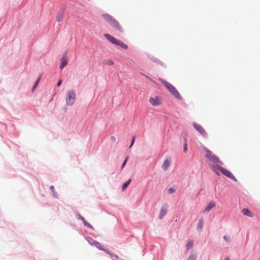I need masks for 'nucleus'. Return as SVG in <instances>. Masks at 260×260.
Segmentation results:
<instances>
[{
	"mask_svg": "<svg viewBox=\"0 0 260 260\" xmlns=\"http://www.w3.org/2000/svg\"><path fill=\"white\" fill-rule=\"evenodd\" d=\"M205 157L211 161L213 165L211 166V169L216 174L219 175L218 172H217V168L216 167L222 166L223 163L221 161L219 158L212 153V151L208 149H205Z\"/></svg>",
	"mask_w": 260,
	"mask_h": 260,
	"instance_id": "obj_1",
	"label": "nucleus"
},
{
	"mask_svg": "<svg viewBox=\"0 0 260 260\" xmlns=\"http://www.w3.org/2000/svg\"><path fill=\"white\" fill-rule=\"evenodd\" d=\"M102 17L113 28L120 32L122 31V27L120 24L112 16L108 14H104L102 15Z\"/></svg>",
	"mask_w": 260,
	"mask_h": 260,
	"instance_id": "obj_2",
	"label": "nucleus"
},
{
	"mask_svg": "<svg viewBox=\"0 0 260 260\" xmlns=\"http://www.w3.org/2000/svg\"><path fill=\"white\" fill-rule=\"evenodd\" d=\"M160 81L174 96L179 100L181 99V97L180 94L173 85L163 79H160Z\"/></svg>",
	"mask_w": 260,
	"mask_h": 260,
	"instance_id": "obj_3",
	"label": "nucleus"
},
{
	"mask_svg": "<svg viewBox=\"0 0 260 260\" xmlns=\"http://www.w3.org/2000/svg\"><path fill=\"white\" fill-rule=\"evenodd\" d=\"M104 36L108 41H109L112 44L118 45L123 49H127L128 47L126 44H125L122 41L116 39L111 35L108 34H106L104 35Z\"/></svg>",
	"mask_w": 260,
	"mask_h": 260,
	"instance_id": "obj_4",
	"label": "nucleus"
},
{
	"mask_svg": "<svg viewBox=\"0 0 260 260\" xmlns=\"http://www.w3.org/2000/svg\"><path fill=\"white\" fill-rule=\"evenodd\" d=\"M76 100V94L75 91L71 89L68 91L66 101L67 104L69 106L73 105Z\"/></svg>",
	"mask_w": 260,
	"mask_h": 260,
	"instance_id": "obj_5",
	"label": "nucleus"
},
{
	"mask_svg": "<svg viewBox=\"0 0 260 260\" xmlns=\"http://www.w3.org/2000/svg\"><path fill=\"white\" fill-rule=\"evenodd\" d=\"M215 168H217V172H218V171H220V172L224 176H225L226 177L230 178L231 179L234 180V181H236L237 180L236 178L234 177V176L228 170L226 169L223 168L222 166H217Z\"/></svg>",
	"mask_w": 260,
	"mask_h": 260,
	"instance_id": "obj_6",
	"label": "nucleus"
},
{
	"mask_svg": "<svg viewBox=\"0 0 260 260\" xmlns=\"http://www.w3.org/2000/svg\"><path fill=\"white\" fill-rule=\"evenodd\" d=\"M149 101L152 106H157L162 103V98L158 96L150 97Z\"/></svg>",
	"mask_w": 260,
	"mask_h": 260,
	"instance_id": "obj_7",
	"label": "nucleus"
},
{
	"mask_svg": "<svg viewBox=\"0 0 260 260\" xmlns=\"http://www.w3.org/2000/svg\"><path fill=\"white\" fill-rule=\"evenodd\" d=\"M89 239H90V240H88V241L91 245H93L95 246L96 247H97L99 249H100L101 250L104 251L107 254H110V252L108 250L102 248V245H101V244L100 243H99L97 241H94L93 239H91L90 238H89Z\"/></svg>",
	"mask_w": 260,
	"mask_h": 260,
	"instance_id": "obj_8",
	"label": "nucleus"
},
{
	"mask_svg": "<svg viewBox=\"0 0 260 260\" xmlns=\"http://www.w3.org/2000/svg\"><path fill=\"white\" fill-rule=\"evenodd\" d=\"M193 126L194 128L199 132L203 137H206L207 136V133L205 131V129L201 126V125L196 123H193Z\"/></svg>",
	"mask_w": 260,
	"mask_h": 260,
	"instance_id": "obj_9",
	"label": "nucleus"
},
{
	"mask_svg": "<svg viewBox=\"0 0 260 260\" xmlns=\"http://www.w3.org/2000/svg\"><path fill=\"white\" fill-rule=\"evenodd\" d=\"M168 212V206L167 205H164L160 209L159 218L162 219L167 214Z\"/></svg>",
	"mask_w": 260,
	"mask_h": 260,
	"instance_id": "obj_10",
	"label": "nucleus"
},
{
	"mask_svg": "<svg viewBox=\"0 0 260 260\" xmlns=\"http://www.w3.org/2000/svg\"><path fill=\"white\" fill-rule=\"evenodd\" d=\"M170 164H171L170 159H165L162 165V166H161L162 170L165 171H167L168 170V168L169 167Z\"/></svg>",
	"mask_w": 260,
	"mask_h": 260,
	"instance_id": "obj_11",
	"label": "nucleus"
},
{
	"mask_svg": "<svg viewBox=\"0 0 260 260\" xmlns=\"http://www.w3.org/2000/svg\"><path fill=\"white\" fill-rule=\"evenodd\" d=\"M216 204L214 202L210 203L204 210V213L209 212L212 209L214 208Z\"/></svg>",
	"mask_w": 260,
	"mask_h": 260,
	"instance_id": "obj_12",
	"label": "nucleus"
},
{
	"mask_svg": "<svg viewBox=\"0 0 260 260\" xmlns=\"http://www.w3.org/2000/svg\"><path fill=\"white\" fill-rule=\"evenodd\" d=\"M64 15V12L63 11H59L56 15V20L57 22H60L63 17Z\"/></svg>",
	"mask_w": 260,
	"mask_h": 260,
	"instance_id": "obj_13",
	"label": "nucleus"
},
{
	"mask_svg": "<svg viewBox=\"0 0 260 260\" xmlns=\"http://www.w3.org/2000/svg\"><path fill=\"white\" fill-rule=\"evenodd\" d=\"M68 63V60L66 57H62L61 58V63L59 66V68L62 69H63L66 66H67Z\"/></svg>",
	"mask_w": 260,
	"mask_h": 260,
	"instance_id": "obj_14",
	"label": "nucleus"
},
{
	"mask_svg": "<svg viewBox=\"0 0 260 260\" xmlns=\"http://www.w3.org/2000/svg\"><path fill=\"white\" fill-rule=\"evenodd\" d=\"M242 212L244 215H246L248 217H252L253 216V214H252V213L250 210L246 208L243 209Z\"/></svg>",
	"mask_w": 260,
	"mask_h": 260,
	"instance_id": "obj_15",
	"label": "nucleus"
},
{
	"mask_svg": "<svg viewBox=\"0 0 260 260\" xmlns=\"http://www.w3.org/2000/svg\"><path fill=\"white\" fill-rule=\"evenodd\" d=\"M80 219L82 221L83 223H84V224L89 228H91V229H92V226L91 225H90L89 223H88L86 220L84 218V217H83L82 216H80Z\"/></svg>",
	"mask_w": 260,
	"mask_h": 260,
	"instance_id": "obj_16",
	"label": "nucleus"
},
{
	"mask_svg": "<svg viewBox=\"0 0 260 260\" xmlns=\"http://www.w3.org/2000/svg\"><path fill=\"white\" fill-rule=\"evenodd\" d=\"M131 181V179H129L128 181H127L126 182H125V183L122 185V189L123 190H125V189L127 188V186H128V184L130 183Z\"/></svg>",
	"mask_w": 260,
	"mask_h": 260,
	"instance_id": "obj_17",
	"label": "nucleus"
},
{
	"mask_svg": "<svg viewBox=\"0 0 260 260\" xmlns=\"http://www.w3.org/2000/svg\"><path fill=\"white\" fill-rule=\"evenodd\" d=\"M193 245V242L192 241H189L186 244V248H187V249H189L190 248H191Z\"/></svg>",
	"mask_w": 260,
	"mask_h": 260,
	"instance_id": "obj_18",
	"label": "nucleus"
},
{
	"mask_svg": "<svg viewBox=\"0 0 260 260\" xmlns=\"http://www.w3.org/2000/svg\"><path fill=\"white\" fill-rule=\"evenodd\" d=\"M196 256L194 254H190L188 258H187V260H196Z\"/></svg>",
	"mask_w": 260,
	"mask_h": 260,
	"instance_id": "obj_19",
	"label": "nucleus"
},
{
	"mask_svg": "<svg viewBox=\"0 0 260 260\" xmlns=\"http://www.w3.org/2000/svg\"><path fill=\"white\" fill-rule=\"evenodd\" d=\"M41 76H40L38 79V80H37V81L36 82L35 85H34V89H35L38 85L40 80H41Z\"/></svg>",
	"mask_w": 260,
	"mask_h": 260,
	"instance_id": "obj_20",
	"label": "nucleus"
},
{
	"mask_svg": "<svg viewBox=\"0 0 260 260\" xmlns=\"http://www.w3.org/2000/svg\"><path fill=\"white\" fill-rule=\"evenodd\" d=\"M187 144L186 140H185V142H184V145H183V151H184V152H186V150H187Z\"/></svg>",
	"mask_w": 260,
	"mask_h": 260,
	"instance_id": "obj_21",
	"label": "nucleus"
},
{
	"mask_svg": "<svg viewBox=\"0 0 260 260\" xmlns=\"http://www.w3.org/2000/svg\"><path fill=\"white\" fill-rule=\"evenodd\" d=\"M175 190L171 187L169 188L168 189V192L171 194L173 193L174 192H175Z\"/></svg>",
	"mask_w": 260,
	"mask_h": 260,
	"instance_id": "obj_22",
	"label": "nucleus"
},
{
	"mask_svg": "<svg viewBox=\"0 0 260 260\" xmlns=\"http://www.w3.org/2000/svg\"><path fill=\"white\" fill-rule=\"evenodd\" d=\"M203 225V221L202 220H200L198 223V226L200 228H202Z\"/></svg>",
	"mask_w": 260,
	"mask_h": 260,
	"instance_id": "obj_23",
	"label": "nucleus"
},
{
	"mask_svg": "<svg viewBox=\"0 0 260 260\" xmlns=\"http://www.w3.org/2000/svg\"><path fill=\"white\" fill-rule=\"evenodd\" d=\"M135 137L134 136L132 138V143H131V144L129 146V148H131L132 147V146L133 145V144H134V143L135 142Z\"/></svg>",
	"mask_w": 260,
	"mask_h": 260,
	"instance_id": "obj_24",
	"label": "nucleus"
},
{
	"mask_svg": "<svg viewBox=\"0 0 260 260\" xmlns=\"http://www.w3.org/2000/svg\"><path fill=\"white\" fill-rule=\"evenodd\" d=\"M128 157H127L124 160V162H123L122 165V166H121V168L122 169L125 165L126 162H127V160L128 159Z\"/></svg>",
	"mask_w": 260,
	"mask_h": 260,
	"instance_id": "obj_25",
	"label": "nucleus"
},
{
	"mask_svg": "<svg viewBox=\"0 0 260 260\" xmlns=\"http://www.w3.org/2000/svg\"><path fill=\"white\" fill-rule=\"evenodd\" d=\"M111 257H114V258H118V256L117 255H115V254H112L110 252V254H109Z\"/></svg>",
	"mask_w": 260,
	"mask_h": 260,
	"instance_id": "obj_26",
	"label": "nucleus"
},
{
	"mask_svg": "<svg viewBox=\"0 0 260 260\" xmlns=\"http://www.w3.org/2000/svg\"><path fill=\"white\" fill-rule=\"evenodd\" d=\"M223 239L227 242H230V239L228 237H227L226 236H224L223 237Z\"/></svg>",
	"mask_w": 260,
	"mask_h": 260,
	"instance_id": "obj_27",
	"label": "nucleus"
},
{
	"mask_svg": "<svg viewBox=\"0 0 260 260\" xmlns=\"http://www.w3.org/2000/svg\"><path fill=\"white\" fill-rule=\"evenodd\" d=\"M61 82H62V81L61 80H60L57 83V86H60L61 84Z\"/></svg>",
	"mask_w": 260,
	"mask_h": 260,
	"instance_id": "obj_28",
	"label": "nucleus"
},
{
	"mask_svg": "<svg viewBox=\"0 0 260 260\" xmlns=\"http://www.w3.org/2000/svg\"><path fill=\"white\" fill-rule=\"evenodd\" d=\"M108 63L110 65H112L114 64V62L112 60H109Z\"/></svg>",
	"mask_w": 260,
	"mask_h": 260,
	"instance_id": "obj_29",
	"label": "nucleus"
},
{
	"mask_svg": "<svg viewBox=\"0 0 260 260\" xmlns=\"http://www.w3.org/2000/svg\"><path fill=\"white\" fill-rule=\"evenodd\" d=\"M50 189H51V190H52V191L53 192H54V186H51L50 187Z\"/></svg>",
	"mask_w": 260,
	"mask_h": 260,
	"instance_id": "obj_30",
	"label": "nucleus"
},
{
	"mask_svg": "<svg viewBox=\"0 0 260 260\" xmlns=\"http://www.w3.org/2000/svg\"><path fill=\"white\" fill-rule=\"evenodd\" d=\"M112 140H114V141L115 140V139L114 137H112Z\"/></svg>",
	"mask_w": 260,
	"mask_h": 260,
	"instance_id": "obj_31",
	"label": "nucleus"
},
{
	"mask_svg": "<svg viewBox=\"0 0 260 260\" xmlns=\"http://www.w3.org/2000/svg\"><path fill=\"white\" fill-rule=\"evenodd\" d=\"M112 140H114V141L115 140V139L114 137H112Z\"/></svg>",
	"mask_w": 260,
	"mask_h": 260,
	"instance_id": "obj_32",
	"label": "nucleus"
},
{
	"mask_svg": "<svg viewBox=\"0 0 260 260\" xmlns=\"http://www.w3.org/2000/svg\"><path fill=\"white\" fill-rule=\"evenodd\" d=\"M224 260H230V258H226Z\"/></svg>",
	"mask_w": 260,
	"mask_h": 260,
	"instance_id": "obj_33",
	"label": "nucleus"
}]
</instances>
